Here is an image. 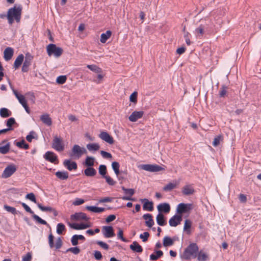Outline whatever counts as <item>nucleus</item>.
I'll list each match as a JSON object with an SVG mask.
<instances>
[{"label":"nucleus","mask_w":261,"mask_h":261,"mask_svg":"<svg viewBox=\"0 0 261 261\" xmlns=\"http://www.w3.org/2000/svg\"><path fill=\"white\" fill-rule=\"evenodd\" d=\"M64 166L69 171L77 169V165L75 162L71 161L70 160H65L63 162Z\"/></svg>","instance_id":"obj_19"},{"label":"nucleus","mask_w":261,"mask_h":261,"mask_svg":"<svg viewBox=\"0 0 261 261\" xmlns=\"http://www.w3.org/2000/svg\"><path fill=\"white\" fill-rule=\"evenodd\" d=\"M143 111H134L129 117V120L131 122H136L141 118L143 115Z\"/></svg>","instance_id":"obj_20"},{"label":"nucleus","mask_w":261,"mask_h":261,"mask_svg":"<svg viewBox=\"0 0 261 261\" xmlns=\"http://www.w3.org/2000/svg\"><path fill=\"white\" fill-rule=\"evenodd\" d=\"M68 225L71 228H73L74 229L82 230V229H85L87 228L90 227L91 226V224L89 222H87L85 223H81V224H77V223H68Z\"/></svg>","instance_id":"obj_11"},{"label":"nucleus","mask_w":261,"mask_h":261,"mask_svg":"<svg viewBox=\"0 0 261 261\" xmlns=\"http://www.w3.org/2000/svg\"><path fill=\"white\" fill-rule=\"evenodd\" d=\"M197 259L199 261H206L208 259V255L207 254L202 251L200 250L198 254L197 255Z\"/></svg>","instance_id":"obj_33"},{"label":"nucleus","mask_w":261,"mask_h":261,"mask_svg":"<svg viewBox=\"0 0 261 261\" xmlns=\"http://www.w3.org/2000/svg\"><path fill=\"white\" fill-rule=\"evenodd\" d=\"M16 170V166L13 164H10L5 168L1 176L3 178H7L12 175Z\"/></svg>","instance_id":"obj_7"},{"label":"nucleus","mask_w":261,"mask_h":261,"mask_svg":"<svg viewBox=\"0 0 261 261\" xmlns=\"http://www.w3.org/2000/svg\"><path fill=\"white\" fill-rule=\"evenodd\" d=\"M156 222L160 226H164L166 224L164 215L161 213H159L156 217Z\"/></svg>","instance_id":"obj_35"},{"label":"nucleus","mask_w":261,"mask_h":261,"mask_svg":"<svg viewBox=\"0 0 261 261\" xmlns=\"http://www.w3.org/2000/svg\"><path fill=\"white\" fill-rule=\"evenodd\" d=\"M15 123V120L13 118H9L7 121V126L8 128H12V126Z\"/></svg>","instance_id":"obj_60"},{"label":"nucleus","mask_w":261,"mask_h":261,"mask_svg":"<svg viewBox=\"0 0 261 261\" xmlns=\"http://www.w3.org/2000/svg\"><path fill=\"white\" fill-rule=\"evenodd\" d=\"M102 231L103 236L107 238H112L115 236L113 228L112 226H103Z\"/></svg>","instance_id":"obj_15"},{"label":"nucleus","mask_w":261,"mask_h":261,"mask_svg":"<svg viewBox=\"0 0 261 261\" xmlns=\"http://www.w3.org/2000/svg\"><path fill=\"white\" fill-rule=\"evenodd\" d=\"M32 259V255L31 253H28L22 257V261H31Z\"/></svg>","instance_id":"obj_64"},{"label":"nucleus","mask_w":261,"mask_h":261,"mask_svg":"<svg viewBox=\"0 0 261 261\" xmlns=\"http://www.w3.org/2000/svg\"><path fill=\"white\" fill-rule=\"evenodd\" d=\"M99 137L102 140L110 144L114 143V139L113 137L106 132H101L99 135Z\"/></svg>","instance_id":"obj_17"},{"label":"nucleus","mask_w":261,"mask_h":261,"mask_svg":"<svg viewBox=\"0 0 261 261\" xmlns=\"http://www.w3.org/2000/svg\"><path fill=\"white\" fill-rule=\"evenodd\" d=\"M141 201L144 202L143 205V208L144 210L148 211H152L153 209V203L151 201H149L147 199H141Z\"/></svg>","instance_id":"obj_22"},{"label":"nucleus","mask_w":261,"mask_h":261,"mask_svg":"<svg viewBox=\"0 0 261 261\" xmlns=\"http://www.w3.org/2000/svg\"><path fill=\"white\" fill-rule=\"evenodd\" d=\"M11 115V112L8 109L3 108L0 109V115L2 117H8Z\"/></svg>","instance_id":"obj_38"},{"label":"nucleus","mask_w":261,"mask_h":261,"mask_svg":"<svg viewBox=\"0 0 261 261\" xmlns=\"http://www.w3.org/2000/svg\"><path fill=\"white\" fill-rule=\"evenodd\" d=\"M66 79L65 75H60L57 78L56 82L59 84H63L65 83Z\"/></svg>","instance_id":"obj_50"},{"label":"nucleus","mask_w":261,"mask_h":261,"mask_svg":"<svg viewBox=\"0 0 261 261\" xmlns=\"http://www.w3.org/2000/svg\"><path fill=\"white\" fill-rule=\"evenodd\" d=\"M44 158L47 161L50 162L51 163H55V162L57 160V156L55 153L51 151H47L44 155Z\"/></svg>","instance_id":"obj_21"},{"label":"nucleus","mask_w":261,"mask_h":261,"mask_svg":"<svg viewBox=\"0 0 261 261\" xmlns=\"http://www.w3.org/2000/svg\"><path fill=\"white\" fill-rule=\"evenodd\" d=\"M52 147L58 151L64 150L65 145L63 139L61 137L55 136L53 140Z\"/></svg>","instance_id":"obj_6"},{"label":"nucleus","mask_w":261,"mask_h":261,"mask_svg":"<svg viewBox=\"0 0 261 261\" xmlns=\"http://www.w3.org/2000/svg\"><path fill=\"white\" fill-rule=\"evenodd\" d=\"M22 8L21 6H15L13 8L9 9L7 17L9 23L11 24L15 20L17 22H19L21 13Z\"/></svg>","instance_id":"obj_1"},{"label":"nucleus","mask_w":261,"mask_h":261,"mask_svg":"<svg viewBox=\"0 0 261 261\" xmlns=\"http://www.w3.org/2000/svg\"><path fill=\"white\" fill-rule=\"evenodd\" d=\"M85 164L88 167L93 166L94 164V158L91 156H87L86 158Z\"/></svg>","instance_id":"obj_41"},{"label":"nucleus","mask_w":261,"mask_h":261,"mask_svg":"<svg viewBox=\"0 0 261 261\" xmlns=\"http://www.w3.org/2000/svg\"><path fill=\"white\" fill-rule=\"evenodd\" d=\"M195 32L197 36L199 37L202 36L203 34V28L202 27L200 26L199 28L195 30Z\"/></svg>","instance_id":"obj_57"},{"label":"nucleus","mask_w":261,"mask_h":261,"mask_svg":"<svg viewBox=\"0 0 261 261\" xmlns=\"http://www.w3.org/2000/svg\"><path fill=\"white\" fill-rule=\"evenodd\" d=\"M71 219L72 221H80L82 220L88 221L89 218L84 213H77L71 216Z\"/></svg>","instance_id":"obj_12"},{"label":"nucleus","mask_w":261,"mask_h":261,"mask_svg":"<svg viewBox=\"0 0 261 261\" xmlns=\"http://www.w3.org/2000/svg\"><path fill=\"white\" fill-rule=\"evenodd\" d=\"M96 173V170L92 167H88L84 170V173L87 176H94Z\"/></svg>","instance_id":"obj_32"},{"label":"nucleus","mask_w":261,"mask_h":261,"mask_svg":"<svg viewBox=\"0 0 261 261\" xmlns=\"http://www.w3.org/2000/svg\"><path fill=\"white\" fill-rule=\"evenodd\" d=\"M13 92L22 106L27 104V100L23 95L19 94L15 89L13 90Z\"/></svg>","instance_id":"obj_25"},{"label":"nucleus","mask_w":261,"mask_h":261,"mask_svg":"<svg viewBox=\"0 0 261 261\" xmlns=\"http://www.w3.org/2000/svg\"><path fill=\"white\" fill-rule=\"evenodd\" d=\"M4 207L6 211L12 214H15L16 212V208H14V207L8 206L7 205H5Z\"/></svg>","instance_id":"obj_51"},{"label":"nucleus","mask_w":261,"mask_h":261,"mask_svg":"<svg viewBox=\"0 0 261 261\" xmlns=\"http://www.w3.org/2000/svg\"><path fill=\"white\" fill-rule=\"evenodd\" d=\"M86 208L87 210L96 213H100L105 210V208L96 207L95 206H87Z\"/></svg>","instance_id":"obj_31"},{"label":"nucleus","mask_w":261,"mask_h":261,"mask_svg":"<svg viewBox=\"0 0 261 261\" xmlns=\"http://www.w3.org/2000/svg\"><path fill=\"white\" fill-rule=\"evenodd\" d=\"M182 192L185 195H192L194 192V189L191 186L186 185L183 187Z\"/></svg>","instance_id":"obj_28"},{"label":"nucleus","mask_w":261,"mask_h":261,"mask_svg":"<svg viewBox=\"0 0 261 261\" xmlns=\"http://www.w3.org/2000/svg\"><path fill=\"white\" fill-rule=\"evenodd\" d=\"M66 251L67 252L70 251V252H72L74 254H77L80 252V249L77 247H71V248H68Z\"/></svg>","instance_id":"obj_54"},{"label":"nucleus","mask_w":261,"mask_h":261,"mask_svg":"<svg viewBox=\"0 0 261 261\" xmlns=\"http://www.w3.org/2000/svg\"><path fill=\"white\" fill-rule=\"evenodd\" d=\"M65 229V225L62 223H59L57 226V233L59 234L62 233L63 231Z\"/></svg>","instance_id":"obj_47"},{"label":"nucleus","mask_w":261,"mask_h":261,"mask_svg":"<svg viewBox=\"0 0 261 261\" xmlns=\"http://www.w3.org/2000/svg\"><path fill=\"white\" fill-rule=\"evenodd\" d=\"M137 92H134L129 97V100L131 102H137Z\"/></svg>","instance_id":"obj_59"},{"label":"nucleus","mask_w":261,"mask_h":261,"mask_svg":"<svg viewBox=\"0 0 261 261\" xmlns=\"http://www.w3.org/2000/svg\"><path fill=\"white\" fill-rule=\"evenodd\" d=\"M25 198L29 199L30 200L32 201V202L37 203L35 196L33 193H30L28 194L25 196Z\"/></svg>","instance_id":"obj_52"},{"label":"nucleus","mask_w":261,"mask_h":261,"mask_svg":"<svg viewBox=\"0 0 261 261\" xmlns=\"http://www.w3.org/2000/svg\"><path fill=\"white\" fill-rule=\"evenodd\" d=\"M46 51L49 56H54L56 58L60 57L63 53L62 48L58 47L55 44H49L46 46Z\"/></svg>","instance_id":"obj_4"},{"label":"nucleus","mask_w":261,"mask_h":261,"mask_svg":"<svg viewBox=\"0 0 261 261\" xmlns=\"http://www.w3.org/2000/svg\"><path fill=\"white\" fill-rule=\"evenodd\" d=\"M106 180V182L107 184L110 186H114L116 184V181L113 180L110 176L106 175V176H104V177Z\"/></svg>","instance_id":"obj_49"},{"label":"nucleus","mask_w":261,"mask_h":261,"mask_svg":"<svg viewBox=\"0 0 261 261\" xmlns=\"http://www.w3.org/2000/svg\"><path fill=\"white\" fill-rule=\"evenodd\" d=\"M163 254V251L159 250L156 252V254H152L150 255V259L151 260H156Z\"/></svg>","instance_id":"obj_43"},{"label":"nucleus","mask_w":261,"mask_h":261,"mask_svg":"<svg viewBox=\"0 0 261 261\" xmlns=\"http://www.w3.org/2000/svg\"><path fill=\"white\" fill-rule=\"evenodd\" d=\"M10 144L7 140H4L0 142V153L2 154L7 153L10 150Z\"/></svg>","instance_id":"obj_13"},{"label":"nucleus","mask_w":261,"mask_h":261,"mask_svg":"<svg viewBox=\"0 0 261 261\" xmlns=\"http://www.w3.org/2000/svg\"><path fill=\"white\" fill-rule=\"evenodd\" d=\"M100 154L101 156L105 159H111L112 157V154L110 153L105 151L101 150L100 151Z\"/></svg>","instance_id":"obj_58"},{"label":"nucleus","mask_w":261,"mask_h":261,"mask_svg":"<svg viewBox=\"0 0 261 261\" xmlns=\"http://www.w3.org/2000/svg\"><path fill=\"white\" fill-rule=\"evenodd\" d=\"M157 209L159 213H168L170 211V206L167 203H162L157 206Z\"/></svg>","instance_id":"obj_18"},{"label":"nucleus","mask_w":261,"mask_h":261,"mask_svg":"<svg viewBox=\"0 0 261 261\" xmlns=\"http://www.w3.org/2000/svg\"><path fill=\"white\" fill-rule=\"evenodd\" d=\"M41 121L47 126H50L52 124V120L48 114H43L40 116Z\"/></svg>","instance_id":"obj_26"},{"label":"nucleus","mask_w":261,"mask_h":261,"mask_svg":"<svg viewBox=\"0 0 261 261\" xmlns=\"http://www.w3.org/2000/svg\"><path fill=\"white\" fill-rule=\"evenodd\" d=\"M192 208V205L190 203H180L178 204L176 208V212L179 215L184 213H187Z\"/></svg>","instance_id":"obj_9"},{"label":"nucleus","mask_w":261,"mask_h":261,"mask_svg":"<svg viewBox=\"0 0 261 261\" xmlns=\"http://www.w3.org/2000/svg\"><path fill=\"white\" fill-rule=\"evenodd\" d=\"M129 247L134 252L141 253L143 249L141 245H140L136 241H134L130 245Z\"/></svg>","instance_id":"obj_27"},{"label":"nucleus","mask_w":261,"mask_h":261,"mask_svg":"<svg viewBox=\"0 0 261 261\" xmlns=\"http://www.w3.org/2000/svg\"><path fill=\"white\" fill-rule=\"evenodd\" d=\"M21 205L22 206H23V207L24 208V210L28 213L32 214V217L37 222H38V223H40V224H43V225H48V224L47 223V222L42 219L40 217H39L38 216H37V215L35 214L34 213V212L32 211V210L31 209V208L27 205L25 203H23V202H22L21 203Z\"/></svg>","instance_id":"obj_8"},{"label":"nucleus","mask_w":261,"mask_h":261,"mask_svg":"<svg viewBox=\"0 0 261 261\" xmlns=\"http://www.w3.org/2000/svg\"><path fill=\"white\" fill-rule=\"evenodd\" d=\"M173 244V241L171 238L169 237H164L163 239V245L165 247L171 246Z\"/></svg>","instance_id":"obj_40"},{"label":"nucleus","mask_w":261,"mask_h":261,"mask_svg":"<svg viewBox=\"0 0 261 261\" xmlns=\"http://www.w3.org/2000/svg\"><path fill=\"white\" fill-rule=\"evenodd\" d=\"M14 53L13 49L11 47H7L4 51V58L7 61H9L12 57Z\"/></svg>","instance_id":"obj_23"},{"label":"nucleus","mask_w":261,"mask_h":261,"mask_svg":"<svg viewBox=\"0 0 261 261\" xmlns=\"http://www.w3.org/2000/svg\"><path fill=\"white\" fill-rule=\"evenodd\" d=\"M111 34L112 33L110 31H107L105 33H102L100 36V42L102 43H105L111 37Z\"/></svg>","instance_id":"obj_37"},{"label":"nucleus","mask_w":261,"mask_h":261,"mask_svg":"<svg viewBox=\"0 0 261 261\" xmlns=\"http://www.w3.org/2000/svg\"><path fill=\"white\" fill-rule=\"evenodd\" d=\"M87 68H89L91 71L95 72V73H100L101 72V69L98 66L95 65H88L87 66Z\"/></svg>","instance_id":"obj_42"},{"label":"nucleus","mask_w":261,"mask_h":261,"mask_svg":"<svg viewBox=\"0 0 261 261\" xmlns=\"http://www.w3.org/2000/svg\"><path fill=\"white\" fill-rule=\"evenodd\" d=\"M37 204L39 209L43 212H51V211H53V207L50 206H44L39 203H37Z\"/></svg>","instance_id":"obj_46"},{"label":"nucleus","mask_w":261,"mask_h":261,"mask_svg":"<svg viewBox=\"0 0 261 261\" xmlns=\"http://www.w3.org/2000/svg\"><path fill=\"white\" fill-rule=\"evenodd\" d=\"M221 140L222 137L221 136H217L216 138H215L213 142V145L215 147L217 146L218 145H219Z\"/></svg>","instance_id":"obj_53"},{"label":"nucleus","mask_w":261,"mask_h":261,"mask_svg":"<svg viewBox=\"0 0 261 261\" xmlns=\"http://www.w3.org/2000/svg\"><path fill=\"white\" fill-rule=\"evenodd\" d=\"M84 202V200L81 198H76L73 202V204L74 205H79L83 204Z\"/></svg>","instance_id":"obj_63"},{"label":"nucleus","mask_w":261,"mask_h":261,"mask_svg":"<svg viewBox=\"0 0 261 261\" xmlns=\"http://www.w3.org/2000/svg\"><path fill=\"white\" fill-rule=\"evenodd\" d=\"M123 232L122 230L120 228L118 229V239H120L123 242H127V240L126 239H125L123 236Z\"/></svg>","instance_id":"obj_56"},{"label":"nucleus","mask_w":261,"mask_h":261,"mask_svg":"<svg viewBox=\"0 0 261 261\" xmlns=\"http://www.w3.org/2000/svg\"><path fill=\"white\" fill-rule=\"evenodd\" d=\"M182 221L181 215H175L169 221V225L172 227H175L179 224Z\"/></svg>","instance_id":"obj_14"},{"label":"nucleus","mask_w":261,"mask_h":261,"mask_svg":"<svg viewBox=\"0 0 261 261\" xmlns=\"http://www.w3.org/2000/svg\"><path fill=\"white\" fill-rule=\"evenodd\" d=\"M33 56L30 53H27L25 56V60L22 67V71L26 72L28 71L29 67L31 66Z\"/></svg>","instance_id":"obj_10"},{"label":"nucleus","mask_w":261,"mask_h":261,"mask_svg":"<svg viewBox=\"0 0 261 261\" xmlns=\"http://www.w3.org/2000/svg\"><path fill=\"white\" fill-rule=\"evenodd\" d=\"M119 164L117 162H113L112 163V167L113 169L115 174L117 176H118L119 174L120 171H119Z\"/></svg>","instance_id":"obj_39"},{"label":"nucleus","mask_w":261,"mask_h":261,"mask_svg":"<svg viewBox=\"0 0 261 261\" xmlns=\"http://www.w3.org/2000/svg\"><path fill=\"white\" fill-rule=\"evenodd\" d=\"M122 189L124 193L127 196H123L122 199L124 200H134L131 196L135 193V190L133 189H126L124 187H122Z\"/></svg>","instance_id":"obj_16"},{"label":"nucleus","mask_w":261,"mask_h":261,"mask_svg":"<svg viewBox=\"0 0 261 261\" xmlns=\"http://www.w3.org/2000/svg\"><path fill=\"white\" fill-rule=\"evenodd\" d=\"M16 145L21 148L28 149L29 148V145L26 144L24 140L16 142Z\"/></svg>","instance_id":"obj_48"},{"label":"nucleus","mask_w":261,"mask_h":261,"mask_svg":"<svg viewBox=\"0 0 261 261\" xmlns=\"http://www.w3.org/2000/svg\"><path fill=\"white\" fill-rule=\"evenodd\" d=\"M87 149L90 151H95L99 150L100 146L98 143H89L86 146Z\"/></svg>","instance_id":"obj_34"},{"label":"nucleus","mask_w":261,"mask_h":261,"mask_svg":"<svg viewBox=\"0 0 261 261\" xmlns=\"http://www.w3.org/2000/svg\"><path fill=\"white\" fill-rule=\"evenodd\" d=\"M86 153L87 150L84 147H81L80 145L75 144L73 146L69 155L73 159H79Z\"/></svg>","instance_id":"obj_3"},{"label":"nucleus","mask_w":261,"mask_h":261,"mask_svg":"<svg viewBox=\"0 0 261 261\" xmlns=\"http://www.w3.org/2000/svg\"><path fill=\"white\" fill-rule=\"evenodd\" d=\"M96 243L98 245H99L101 247H102V248H103L106 250H108L109 249L108 245L102 241H97Z\"/></svg>","instance_id":"obj_61"},{"label":"nucleus","mask_w":261,"mask_h":261,"mask_svg":"<svg viewBox=\"0 0 261 261\" xmlns=\"http://www.w3.org/2000/svg\"><path fill=\"white\" fill-rule=\"evenodd\" d=\"M98 172L103 177L106 176V173H107V167L104 165H100L99 166L98 168Z\"/></svg>","instance_id":"obj_45"},{"label":"nucleus","mask_w":261,"mask_h":261,"mask_svg":"<svg viewBox=\"0 0 261 261\" xmlns=\"http://www.w3.org/2000/svg\"><path fill=\"white\" fill-rule=\"evenodd\" d=\"M192 225V222L189 220H186L185 221L184 230L186 231L187 233H189L190 232V228Z\"/></svg>","instance_id":"obj_44"},{"label":"nucleus","mask_w":261,"mask_h":261,"mask_svg":"<svg viewBox=\"0 0 261 261\" xmlns=\"http://www.w3.org/2000/svg\"><path fill=\"white\" fill-rule=\"evenodd\" d=\"M55 174L58 178L61 180L66 179L68 177V173L66 171H58Z\"/></svg>","instance_id":"obj_36"},{"label":"nucleus","mask_w":261,"mask_h":261,"mask_svg":"<svg viewBox=\"0 0 261 261\" xmlns=\"http://www.w3.org/2000/svg\"><path fill=\"white\" fill-rule=\"evenodd\" d=\"M178 184V182L176 180L173 181V182H170L164 186L163 190L165 191H170L175 188Z\"/></svg>","instance_id":"obj_30"},{"label":"nucleus","mask_w":261,"mask_h":261,"mask_svg":"<svg viewBox=\"0 0 261 261\" xmlns=\"http://www.w3.org/2000/svg\"><path fill=\"white\" fill-rule=\"evenodd\" d=\"M143 218L145 220V224L148 227H151L154 224V221L152 216L150 214H146L143 216Z\"/></svg>","instance_id":"obj_24"},{"label":"nucleus","mask_w":261,"mask_h":261,"mask_svg":"<svg viewBox=\"0 0 261 261\" xmlns=\"http://www.w3.org/2000/svg\"><path fill=\"white\" fill-rule=\"evenodd\" d=\"M198 247L195 243H191L185 250L182 257L186 259H190L197 257Z\"/></svg>","instance_id":"obj_2"},{"label":"nucleus","mask_w":261,"mask_h":261,"mask_svg":"<svg viewBox=\"0 0 261 261\" xmlns=\"http://www.w3.org/2000/svg\"><path fill=\"white\" fill-rule=\"evenodd\" d=\"M149 236V234L148 232H144L143 233L140 234V238L142 240L143 242H145L147 240Z\"/></svg>","instance_id":"obj_55"},{"label":"nucleus","mask_w":261,"mask_h":261,"mask_svg":"<svg viewBox=\"0 0 261 261\" xmlns=\"http://www.w3.org/2000/svg\"><path fill=\"white\" fill-rule=\"evenodd\" d=\"M24 60V56L22 54L19 55L15 59L14 63V68L16 69L18 68L22 63Z\"/></svg>","instance_id":"obj_29"},{"label":"nucleus","mask_w":261,"mask_h":261,"mask_svg":"<svg viewBox=\"0 0 261 261\" xmlns=\"http://www.w3.org/2000/svg\"><path fill=\"white\" fill-rule=\"evenodd\" d=\"M139 168L151 172H156L165 170L164 168L156 164H142L139 165Z\"/></svg>","instance_id":"obj_5"},{"label":"nucleus","mask_w":261,"mask_h":261,"mask_svg":"<svg viewBox=\"0 0 261 261\" xmlns=\"http://www.w3.org/2000/svg\"><path fill=\"white\" fill-rule=\"evenodd\" d=\"M62 240L60 238H58L56 241L55 244H54V247L56 249H59L62 246Z\"/></svg>","instance_id":"obj_62"}]
</instances>
